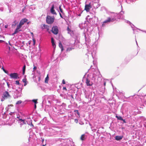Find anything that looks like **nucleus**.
<instances>
[{"label":"nucleus","instance_id":"obj_1","mask_svg":"<svg viewBox=\"0 0 146 146\" xmlns=\"http://www.w3.org/2000/svg\"><path fill=\"white\" fill-rule=\"evenodd\" d=\"M54 20V17H52L49 15H47L46 17V21L47 23L49 24H52L53 23Z\"/></svg>","mask_w":146,"mask_h":146},{"label":"nucleus","instance_id":"obj_2","mask_svg":"<svg viewBox=\"0 0 146 146\" xmlns=\"http://www.w3.org/2000/svg\"><path fill=\"white\" fill-rule=\"evenodd\" d=\"M9 76L11 78L16 79L19 78V75L17 73H11Z\"/></svg>","mask_w":146,"mask_h":146},{"label":"nucleus","instance_id":"obj_3","mask_svg":"<svg viewBox=\"0 0 146 146\" xmlns=\"http://www.w3.org/2000/svg\"><path fill=\"white\" fill-rule=\"evenodd\" d=\"M10 97V95H9V93L7 91H6L3 93V100L2 99L1 100V101H3L5 99H7Z\"/></svg>","mask_w":146,"mask_h":146},{"label":"nucleus","instance_id":"obj_4","mask_svg":"<svg viewBox=\"0 0 146 146\" xmlns=\"http://www.w3.org/2000/svg\"><path fill=\"white\" fill-rule=\"evenodd\" d=\"M52 31L54 34L56 35L58 34V27L56 26H53L52 28Z\"/></svg>","mask_w":146,"mask_h":146},{"label":"nucleus","instance_id":"obj_5","mask_svg":"<svg viewBox=\"0 0 146 146\" xmlns=\"http://www.w3.org/2000/svg\"><path fill=\"white\" fill-rule=\"evenodd\" d=\"M16 40V38H15L14 37H13V38H11L10 40H9L8 41V42L9 44L12 46V44H14L15 42V40Z\"/></svg>","mask_w":146,"mask_h":146},{"label":"nucleus","instance_id":"obj_6","mask_svg":"<svg viewBox=\"0 0 146 146\" xmlns=\"http://www.w3.org/2000/svg\"><path fill=\"white\" fill-rule=\"evenodd\" d=\"M54 9V5H52L50 11V12L53 14H54L55 15H56V13L55 11V10Z\"/></svg>","mask_w":146,"mask_h":146},{"label":"nucleus","instance_id":"obj_7","mask_svg":"<svg viewBox=\"0 0 146 146\" xmlns=\"http://www.w3.org/2000/svg\"><path fill=\"white\" fill-rule=\"evenodd\" d=\"M91 8L90 4L86 5L85 6V10L87 11L88 12L90 11V8Z\"/></svg>","mask_w":146,"mask_h":146},{"label":"nucleus","instance_id":"obj_8","mask_svg":"<svg viewBox=\"0 0 146 146\" xmlns=\"http://www.w3.org/2000/svg\"><path fill=\"white\" fill-rule=\"evenodd\" d=\"M41 28L43 29H46L47 30H48L49 29V27L48 26L46 25L45 24H42L41 26Z\"/></svg>","mask_w":146,"mask_h":146},{"label":"nucleus","instance_id":"obj_9","mask_svg":"<svg viewBox=\"0 0 146 146\" xmlns=\"http://www.w3.org/2000/svg\"><path fill=\"white\" fill-rule=\"evenodd\" d=\"M28 21L27 19L26 18H24L21 20L20 22L19 23L20 25H23L25 23L27 22Z\"/></svg>","mask_w":146,"mask_h":146},{"label":"nucleus","instance_id":"obj_10","mask_svg":"<svg viewBox=\"0 0 146 146\" xmlns=\"http://www.w3.org/2000/svg\"><path fill=\"white\" fill-rule=\"evenodd\" d=\"M113 19H111V18L110 17L108 18L106 20L104 21L103 23H106L108 22H110V21L113 22Z\"/></svg>","mask_w":146,"mask_h":146},{"label":"nucleus","instance_id":"obj_11","mask_svg":"<svg viewBox=\"0 0 146 146\" xmlns=\"http://www.w3.org/2000/svg\"><path fill=\"white\" fill-rule=\"evenodd\" d=\"M51 43L53 47L55 48L56 47V45L55 44L54 39L52 37L51 38Z\"/></svg>","mask_w":146,"mask_h":146},{"label":"nucleus","instance_id":"obj_12","mask_svg":"<svg viewBox=\"0 0 146 146\" xmlns=\"http://www.w3.org/2000/svg\"><path fill=\"white\" fill-rule=\"evenodd\" d=\"M90 80L88 78H87L86 80V85L87 86H91L92 85V84H91L90 83Z\"/></svg>","mask_w":146,"mask_h":146},{"label":"nucleus","instance_id":"obj_13","mask_svg":"<svg viewBox=\"0 0 146 146\" xmlns=\"http://www.w3.org/2000/svg\"><path fill=\"white\" fill-rule=\"evenodd\" d=\"M59 46L61 49V51H63L64 50L63 46H62V44L61 43V42L60 41L59 43Z\"/></svg>","mask_w":146,"mask_h":146},{"label":"nucleus","instance_id":"obj_14","mask_svg":"<svg viewBox=\"0 0 146 146\" xmlns=\"http://www.w3.org/2000/svg\"><path fill=\"white\" fill-rule=\"evenodd\" d=\"M67 30L68 31V33H73V31L71 30L69 28V27H68L67 28Z\"/></svg>","mask_w":146,"mask_h":146},{"label":"nucleus","instance_id":"obj_15","mask_svg":"<svg viewBox=\"0 0 146 146\" xmlns=\"http://www.w3.org/2000/svg\"><path fill=\"white\" fill-rule=\"evenodd\" d=\"M49 80L48 75L47 74L46 77L45 78V82L46 83H48V80Z\"/></svg>","mask_w":146,"mask_h":146},{"label":"nucleus","instance_id":"obj_16","mask_svg":"<svg viewBox=\"0 0 146 146\" xmlns=\"http://www.w3.org/2000/svg\"><path fill=\"white\" fill-rule=\"evenodd\" d=\"M26 69V65H25L23 67V75H24Z\"/></svg>","mask_w":146,"mask_h":146},{"label":"nucleus","instance_id":"obj_17","mask_svg":"<svg viewBox=\"0 0 146 146\" xmlns=\"http://www.w3.org/2000/svg\"><path fill=\"white\" fill-rule=\"evenodd\" d=\"M85 139V135L84 134L82 135L81 137H80V139L82 141L84 140Z\"/></svg>","mask_w":146,"mask_h":146},{"label":"nucleus","instance_id":"obj_18","mask_svg":"<svg viewBox=\"0 0 146 146\" xmlns=\"http://www.w3.org/2000/svg\"><path fill=\"white\" fill-rule=\"evenodd\" d=\"M122 138L120 136H116L115 137V139L117 140H119L122 139Z\"/></svg>","mask_w":146,"mask_h":146},{"label":"nucleus","instance_id":"obj_19","mask_svg":"<svg viewBox=\"0 0 146 146\" xmlns=\"http://www.w3.org/2000/svg\"><path fill=\"white\" fill-rule=\"evenodd\" d=\"M23 82L25 84L24 85V86H25L27 84V81L26 79H24L23 80Z\"/></svg>","mask_w":146,"mask_h":146},{"label":"nucleus","instance_id":"obj_20","mask_svg":"<svg viewBox=\"0 0 146 146\" xmlns=\"http://www.w3.org/2000/svg\"><path fill=\"white\" fill-rule=\"evenodd\" d=\"M115 117L119 120H123V119L121 116H118L117 115H116Z\"/></svg>","mask_w":146,"mask_h":146},{"label":"nucleus","instance_id":"obj_21","mask_svg":"<svg viewBox=\"0 0 146 146\" xmlns=\"http://www.w3.org/2000/svg\"><path fill=\"white\" fill-rule=\"evenodd\" d=\"M20 31V30H19V29H18L16 28V29L14 32L13 33V35L16 34V33H18V32L19 31Z\"/></svg>","mask_w":146,"mask_h":146},{"label":"nucleus","instance_id":"obj_22","mask_svg":"<svg viewBox=\"0 0 146 146\" xmlns=\"http://www.w3.org/2000/svg\"><path fill=\"white\" fill-rule=\"evenodd\" d=\"M22 26V25H20V24L19 23V25H17V28L18 29H19L21 28Z\"/></svg>","mask_w":146,"mask_h":146},{"label":"nucleus","instance_id":"obj_23","mask_svg":"<svg viewBox=\"0 0 146 146\" xmlns=\"http://www.w3.org/2000/svg\"><path fill=\"white\" fill-rule=\"evenodd\" d=\"M37 99H34L32 100L33 102L35 104H36L38 103V102H37Z\"/></svg>","mask_w":146,"mask_h":146},{"label":"nucleus","instance_id":"obj_24","mask_svg":"<svg viewBox=\"0 0 146 146\" xmlns=\"http://www.w3.org/2000/svg\"><path fill=\"white\" fill-rule=\"evenodd\" d=\"M18 23V22H17V21L16 20H15V21H14V22H13V23L14 24H12V26H13V25H14V26H15Z\"/></svg>","mask_w":146,"mask_h":146},{"label":"nucleus","instance_id":"obj_25","mask_svg":"<svg viewBox=\"0 0 146 146\" xmlns=\"http://www.w3.org/2000/svg\"><path fill=\"white\" fill-rule=\"evenodd\" d=\"M59 9H60V12H61L62 13H63V11L62 9L61 8V5H60L59 7Z\"/></svg>","mask_w":146,"mask_h":146},{"label":"nucleus","instance_id":"obj_26","mask_svg":"<svg viewBox=\"0 0 146 146\" xmlns=\"http://www.w3.org/2000/svg\"><path fill=\"white\" fill-rule=\"evenodd\" d=\"M2 69H3V71L6 73L8 74V72L7 71L5 70L4 68H3V67L2 68Z\"/></svg>","mask_w":146,"mask_h":146},{"label":"nucleus","instance_id":"obj_27","mask_svg":"<svg viewBox=\"0 0 146 146\" xmlns=\"http://www.w3.org/2000/svg\"><path fill=\"white\" fill-rule=\"evenodd\" d=\"M33 45H35V42H36V40L34 38H33Z\"/></svg>","mask_w":146,"mask_h":146},{"label":"nucleus","instance_id":"obj_28","mask_svg":"<svg viewBox=\"0 0 146 146\" xmlns=\"http://www.w3.org/2000/svg\"><path fill=\"white\" fill-rule=\"evenodd\" d=\"M22 103V101L21 100H19L16 103V104H21Z\"/></svg>","mask_w":146,"mask_h":146},{"label":"nucleus","instance_id":"obj_29","mask_svg":"<svg viewBox=\"0 0 146 146\" xmlns=\"http://www.w3.org/2000/svg\"><path fill=\"white\" fill-rule=\"evenodd\" d=\"M74 111L76 113H77V114H78V115L79 116L80 115V114L78 112V110H75Z\"/></svg>","mask_w":146,"mask_h":146},{"label":"nucleus","instance_id":"obj_30","mask_svg":"<svg viewBox=\"0 0 146 146\" xmlns=\"http://www.w3.org/2000/svg\"><path fill=\"white\" fill-rule=\"evenodd\" d=\"M19 120L22 122H23V124H25V120L24 119H19Z\"/></svg>","mask_w":146,"mask_h":146},{"label":"nucleus","instance_id":"obj_31","mask_svg":"<svg viewBox=\"0 0 146 146\" xmlns=\"http://www.w3.org/2000/svg\"><path fill=\"white\" fill-rule=\"evenodd\" d=\"M16 84L18 85H19L20 84L18 80H16L15 81Z\"/></svg>","mask_w":146,"mask_h":146},{"label":"nucleus","instance_id":"obj_32","mask_svg":"<svg viewBox=\"0 0 146 146\" xmlns=\"http://www.w3.org/2000/svg\"><path fill=\"white\" fill-rule=\"evenodd\" d=\"M33 66H34V67L33 68V69L34 71H35V70H36V69H37V67H36V66H34V64L33 65Z\"/></svg>","mask_w":146,"mask_h":146},{"label":"nucleus","instance_id":"obj_33","mask_svg":"<svg viewBox=\"0 0 146 146\" xmlns=\"http://www.w3.org/2000/svg\"><path fill=\"white\" fill-rule=\"evenodd\" d=\"M7 86H8V88H10V85L9 84V82H7Z\"/></svg>","mask_w":146,"mask_h":146},{"label":"nucleus","instance_id":"obj_34","mask_svg":"<svg viewBox=\"0 0 146 146\" xmlns=\"http://www.w3.org/2000/svg\"><path fill=\"white\" fill-rule=\"evenodd\" d=\"M62 83L63 84H65V81L64 80V79H63V80H62Z\"/></svg>","mask_w":146,"mask_h":146},{"label":"nucleus","instance_id":"obj_35","mask_svg":"<svg viewBox=\"0 0 146 146\" xmlns=\"http://www.w3.org/2000/svg\"><path fill=\"white\" fill-rule=\"evenodd\" d=\"M74 121H75V122L77 123L78 122V121L77 119H75L74 120Z\"/></svg>","mask_w":146,"mask_h":146},{"label":"nucleus","instance_id":"obj_36","mask_svg":"<svg viewBox=\"0 0 146 146\" xmlns=\"http://www.w3.org/2000/svg\"><path fill=\"white\" fill-rule=\"evenodd\" d=\"M63 90H65L66 91H67V90L65 87H64L63 88Z\"/></svg>","mask_w":146,"mask_h":146},{"label":"nucleus","instance_id":"obj_37","mask_svg":"<svg viewBox=\"0 0 146 146\" xmlns=\"http://www.w3.org/2000/svg\"><path fill=\"white\" fill-rule=\"evenodd\" d=\"M4 40H0V43L4 42Z\"/></svg>","mask_w":146,"mask_h":146},{"label":"nucleus","instance_id":"obj_38","mask_svg":"<svg viewBox=\"0 0 146 146\" xmlns=\"http://www.w3.org/2000/svg\"><path fill=\"white\" fill-rule=\"evenodd\" d=\"M40 76L38 77V81H40Z\"/></svg>","mask_w":146,"mask_h":146},{"label":"nucleus","instance_id":"obj_39","mask_svg":"<svg viewBox=\"0 0 146 146\" xmlns=\"http://www.w3.org/2000/svg\"><path fill=\"white\" fill-rule=\"evenodd\" d=\"M31 42H32L31 40H30V41H29V44H31Z\"/></svg>","mask_w":146,"mask_h":146},{"label":"nucleus","instance_id":"obj_40","mask_svg":"<svg viewBox=\"0 0 146 146\" xmlns=\"http://www.w3.org/2000/svg\"><path fill=\"white\" fill-rule=\"evenodd\" d=\"M59 14H60V17L62 18H63V17H62V16L61 15V14L60 13H59Z\"/></svg>","mask_w":146,"mask_h":146},{"label":"nucleus","instance_id":"obj_41","mask_svg":"<svg viewBox=\"0 0 146 146\" xmlns=\"http://www.w3.org/2000/svg\"><path fill=\"white\" fill-rule=\"evenodd\" d=\"M106 82H104V86H106Z\"/></svg>","mask_w":146,"mask_h":146},{"label":"nucleus","instance_id":"obj_42","mask_svg":"<svg viewBox=\"0 0 146 146\" xmlns=\"http://www.w3.org/2000/svg\"><path fill=\"white\" fill-rule=\"evenodd\" d=\"M122 120L123 121L124 123H125L126 122L125 121L124 119H123V120Z\"/></svg>","mask_w":146,"mask_h":146},{"label":"nucleus","instance_id":"obj_43","mask_svg":"<svg viewBox=\"0 0 146 146\" xmlns=\"http://www.w3.org/2000/svg\"><path fill=\"white\" fill-rule=\"evenodd\" d=\"M8 26V25H6L5 26V28H7Z\"/></svg>","mask_w":146,"mask_h":146},{"label":"nucleus","instance_id":"obj_44","mask_svg":"<svg viewBox=\"0 0 146 146\" xmlns=\"http://www.w3.org/2000/svg\"><path fill=\"white\" fill-rule=\"evenodd\" d=\"M36 104H35V109L36 108Z\"/></svg>","mask_w":146,"mask_h":146},{"label":"nucleus","instance_id":"obj_45","mask_svg":"<svg viewBox=\"0 0 146 146\" xmlns=\"http://www.w3.org/2000/svg\"><path fill=\"white\" fill-rule=\"evenodd\" d=\"M9 50H10V48L9 46H8Z\"/></svg>","mask_w":146,"mask_h":146},{"label":"nucleus","instance_id":"obj_46","mask_svg":"<svg viewBox=\"0 0 146 146\" xmlns=\"http://www.w3.org/2000/svg\"><path fill=\"white\" fill-rule=\"evenodd\" d=\"M44 139H42V142H43L44 141Z\"/></svg>","mask_w":146,"mask_h":146},{"label":"nucleus","instance_id":"obj_47","mask_svg":"<svg viewBox=\"0 0 146 146\" xmlns=\"http://www.w3.org/2000/svg\"><path fill=\"white\" fill-rule=\"evenodd\" d=\"M31 33V34L32 36L33 35V33Z\"/></svg>","mask_w":146,"mask_h":146},{"label":"nucleus","instance_id":"obj_48","mask_svg":"<svg viewBox=\"0 0 146 146\" xmlns=\"http://www.w3.org/2000/svg\"><path fill=\"white\" fill-rule=\"evenodd\" d=\"M46 145V144H45V145H42V146H45Z\"/></svg>","mask_w":146,"mask_h":146},{"label":"nucleus","instance_id":"obj_49","mask_svg":"<svg viewBox=\"0 0 146 146\" xmlns=\"http://www.w3.org/2000/svg\"><path fill=\"white\" fill-rule=\"evenodd\" d=\"M6 45H7H7H8V43H6Z\"/></svg>","mask_w":146,"mask_h":146},{"label":"nucleus","instance_id":"obj_50","mask_svg":"<svg viewBox=\"0 0 146 146\" xmlns=\"http://www.w3.org/2000/svg\"><path fill=\"white\" fill-rule=\"evenodd\" d=\"M17 118H19V119H20V118H19V117H17Z\"/></svg>","mask_w":146,"mask_h":146},{"label":"nucleus","instance_id":"obj_51","mask_svg":"<svg viewBox=\"0 0 146 146\" xmlns=\"http://www.w3.org/2000/svg\"><path fill=\"white\" fill-rule=\"evenodd\" d=\"M5 84V83H4L3 84Z\"/></svg>","mask_w":146,"mask_h":146},{"label":"nucleus","instance_id":"obj_52","mask_svg":"<svg viewBox=\"0 0 146 146\" xmlns=\"http://www.w3.org/2000/svg\"><path fill=\"white\" fill-rule=\"evenodd\" d=\"M13 106V105H11V106Z\"/></svg>","mask_w":146,"mask_h":146},{"label":"nucleus","instance_id":"obj_53","mask_svg":"<svg viewBox=\"0 0 146 146\" xmlns=\"http://www.w3.org/2000/svg\"><path fill=\"white\" fill-rule=\"evenodd\" d=\"M13 106V105H11V106Z\"/></svg>","mask_w":146,"mask_h":146},{"label":"nucleus","instance_id":"obj_54","mask_svg":"<svg viewBox=\"0 0 146 146\" xmlns=\"http://www.w3.org/2000/svg\"><path fill=\"white\" fill-rule=\"evenodd\" d=\"M13 106V105H11V106Z\"/></svg>","mask_w":146,"mask_h":146}]
</instances>
